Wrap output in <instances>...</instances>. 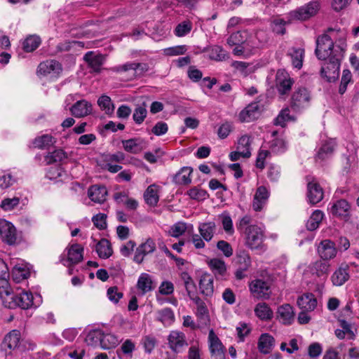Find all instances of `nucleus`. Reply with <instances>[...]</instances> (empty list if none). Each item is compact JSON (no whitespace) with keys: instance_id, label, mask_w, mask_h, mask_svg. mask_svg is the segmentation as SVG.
Wrapping results in <instances>:
<instances>
[{"instance_id":"f257e3e1","label":"nucleus","mask_w":359,"mask_h":359,"mask_svg":"<svg viewBox=\"0 0 359 359\" xmlns=\"http://www.w3.org/2000/svg\"><path fill=\"white\" fill-rule=\"evenodd\" d=\"M343 50L339 46H334L331 36L325 33L316 39V55L320 60H326L336 53L342 54Z\"/></svg>"},{"instance_id":"f03ea898","label":"nucleus","mask_w":359,"mask_h":359,"mask_svg":"<svg viewBox=\"0 0 359 359\" xmlns=\"http://www.w3.org/2000/svg\"><path fill=\"white\" fill-rule=\"evenodd\" d=\"M343 54L336 53L334 55L327 58L320 69V76L326 81L331 83L335 81L339 76L340 62Z\"/></svg>"},{"instance_id":"7ed1b4c3","label":"nucleus","mask_w":359,"mask_h":359,"mask_svg":"<svg viewBox=\"0 0 359 359\" xmlns=\"http://www.w3.org/2000/svg\"><path fill=\"white\" fill-rule=\"evenodd\" d=\"M245 245L251 250H265L264 231L257 225H250L244 230Z\"/></svg>"},{"instance_id":"20e7f679","label":"nucleus","mask_w":359,"mask_h":359,"mask_svg":"<svg viewBox=\"0 0 359 359\" xmlns=\"http://www.w3.org/2000/svg\"><path fill=\"white\" fill-rule=\"evenodd\" d=\"M0 236L2 241L8 245H18L22 241L21 233H18L15 226L4 219H0Z\"/></svg>"},{"instance_id":"39448f33","label":"nucleus","mask_w":359,"mask_h":359,"mask_svg":"<svg viewBox=\"0 0 359 359\" xmlns=\"http://www.w3.org/2000/svg\"><path fill=\"white\" fill-rule=\"evenodd\" d=\"M311 95L304 87L296 88L292 94L290 99V107L297 112L302 111L310 104Z\"/></svg>"},{"instance_id":"423d86ee","label":"nucleus","mask_w":359,"mask_h":359,"mask_svg":"<svg viewBox=\"0 0 359 359\" xmlns=\"http://www.w3.org/2000/svg\"><path fill=\"white\" fill-rule=\"evenodd\" d=\"M11 299L4 300V306L8 309L20 307L27 309L33 304V296L31 292H22L18 294H12Z\"/></svg>"},{"instance_id":"0eeeda50","label":"nucleus","mask_w":359,"mask_h":359,"mask_svg":"<svg viewBox=\"0 0 359 359\" xmlns=\"http://www.w3.org/2000/svg\"><path fill=\"white\" fill-rule=\"evenodd\" d=\"M307 198L311 204L315 205L323 199L324 191L320 184L313 177H306Z\"/></svg>"},{"instance_id":"6e6552de","label":"nucleus","mask_w":359,"mask_h":359,"mask_svg":"<svg viewBox=\"0 0 359 359\" xmlns=\"http://www.w3.org/2000/svg\"><path fill=\"white\" fill-rule=\"evenodd\" d=\"M208 344L211 359H226L225 347L213 330L209 331Z\"/></svg>"},{"instance_id":"1a4fd4ad","label":"nucleus","mask_w":359,"mask_h":359,"mask_svg":"<svg viewBox=\"0 0 359 359\" xmlns=\"http://www.w3.org/2000/svg\"><path fill=\"white\" fill-rule=\"evenodd\" d=\"M168 346L174 353L182 351L188 346L185 334L177 330H172L168 336Z\"/></svg>"},{"instance_id":"9d476101","label":"nucleus","mask_w":359,"mask_h":359,"mask_svg":"<svg viewBox=\"0 0 359 359\" xmlns=\"http://www.w3.org/2000/svg\"><path fill=\"white\" fill-rule=\"evenodd\" d=\"M294 81L283 70H279L276 74V86L280 95H287L290 91Z\"/></svg>"},{"instance_id":"9b49d317","label":"nucleus","mask_w":359,"mask_h":359,"mask_svg":"<svg viewBox=\"0 0 359 359\" xmlns=\"http://www.w3.org/2000/svg\"><path fill=\"white\" fill-rule=\"evenodd\" d=\"M333 215L348 220L351 216V205L345 199H339L333 203L331 207Z\"/></svg>"},{"instance_id":"f8f14e48","label":"nucleus","mask_w":359,"mask_h":359,"mask_svg":"<svg viewBox=\"0 0 359 359\" xmlns=\"http://www.w3.org/2000/svg\"><path fill=\"white\" fill-rule=\"evenodd\" d=\"M250 290L253 296L257 299H269L270 289L268 283L262 280L257 279L250 284Z\"/></svg>"},{"instance_id":"ddd939ff","label":"nucleus","mask_w":359,"mask_h":359,"mask_svg":"<svg viewBox=\"0 0 359 359\" xmlns=\"http://www.w3.org/2000/svg\"><path fill=\"white\" fill-rule=\"evenodd\" d=\"M156 250V243L154 241L150 238L140 245L135 251L134 261L137 264H141L147 255L154 252Z\"/></svg>"},{"instance_id":"4468645a","label":"nucleus","mask_w":359,"mask_h":359,"mask_svg":"<svg viewBox=\"0 0 359 359\" xmlns=\"http://www.w3.org/2000/svg\"><path fill=\"white\" fill-rule=\"evenodd\" d=\"M83 60L94 72L100 73L105 62V56L100 53L95 54L93 51H88L84 55Z\"/></svg>"},{"instance_id":"2eb2a0df","label":"nucleus","mask_w":359,"mask_h":359,"mask_svg":"<svg viewBox=\"0 0 359 359\" xmlns=\"http://www.w3.org/2000/svg\"><path fill=\"white\" fill-rule=\"evenodd\" d=\"M62 70L61 64L55 60H46L41 62L38 66L37 72L41 75L52 74L53 76L58 75Z\"/></svg>"},{"instance_id":"dca6fc26","label":"nucleus","mask_w":359,"mask_h":359,"mask_svg":"<svg viewBox=\"0 0 359 359\" xmlns=\"http://www.w3.org/2000/svg\"><path fill=\"white\" fill-rule=\"evenodd\" d=\"M20 332L17 330H13L5 335L1 344V349L5 352L8 350L15 349L19 344Z\"/></svg>"},{"instance_id":"f3484780","label":"nucleus","mask_w":359,"mask_h":359,"mask_svg":"<svg viewBox=\"0 0 359 359\" xmlns=\"http://www.w3.org/2000/svg\"><path fill=\"white\" fill-rule=\"evenodd\" d=\"M93 107L90 102L86 100L76 102L70 108L73 116L77 118L84 117L91 114Z\"/></svg>"},{"instance_id":"a211bd4d","label":"nucleus","mask_w":359,"mask_h":359,"mask_svg":"<svg viewBox=\"0 0 359 359\" xmlns=\"http://www.w3.org/2000/svg\"><path fill=\"white\" fill-rule=\"evenodd\" d=\"M318 252L324 260L333 259L337 254L334 243L330 240L322 241L318 248Z\"/></svg>"},{"instance_id":"6ab92c4d","label":"nucleus","mask_w":359,"mask_h":359,"mask_svg":"<svg viewBox=\"0 0 359 359\" xmlns=\"http://www.w3.org/2000/svg\"><path fill=\"white\" fill-rule=\"evenodd\" d=\"M269 193L265 187L261 186L257 189L252 202V208L255 211H261L266 204Z\"/></svg>"},{"instance_id":"aec40b11","label":"nucleus","mask_w":359,"mask_h":359,"mask_svg":"<svg viewBox=\"0 0 359 359\" xmlns=\"http://www.w3.org/2000/svg\"><path fill=\"white\" fill-rule=\"evenodd\" d=\"M349 267L347 264H341L331 276V281L334 286H341L350 278Z\"/></svg>"},{"instance_id":"412c9836","label":"nucleus","mask_w":359,"mask_h":359,"mask_svg":"<svg viewBox=\"0 0 359 359\" xmlns=\"http://www.w3.org/2000/svg\"><path fill=\"white\" fill-rule=\"evenodd\" d=\"M259 114V105L257 102L249 104L239 114L241 122H250L257 118Z\"/></svg>"},{"instance_id":"4be33fe9","label":"nucleus","mask_w":359,"mask_h":359,"mask_svg":"<svg viewBox=\"0 0 359 359\" xmlns=\"http://www.w3.org/2000/svg\"><path fill=\"white\" fill-rule=\"evenodd\" d=\"M297 302L299 307L305 311H313L317 306V300L312 293H306L299 297Z\"/></svg>"},{"instance_id":"5701e85b","label":"nucleus","mask_w":359,"mask_h":359,"mask_svg":"<svg viewBox=\"0 0 359 359\" xmlns=\"http://www.w3.org/2000/svg\"><path fill=\"white\" fill-rule=\"evenodd\" d=\"M193 172L191 167L182 168L172 177V182L179 185H187L191 182V175Z\"/></svg>"},{"instance_id":"b1692460","label":"nucleus","mask_w":359,"mask_h":359,"mask_svg":"<svg viewBox=\"0 0 359 359\" xmlns=\"http://www.w3.org/2000/svg\"><path fill=\"white\" fill-rule=\"evenodd\" d=\"M199 289L202 294L206 297H211L214 292L213 278L205 273L201 276L199 281Z\"/></svg>"},{"instance_id":"393cba45","label":"nucleus","mask_w":359,"mask_h":359,"mask_svg":"<svg viewBox=\"0 0 359 359\" xmlns=\"http://www.w3.org/2000/svg\"><path fill=\"white\" fill-rule=\"evenodd\" d=\"M88 194L91 201L100 203L106 200L107 191L104 186L93 185L89 188Z\"/></svg>"},{"instance_id":"a878e982","label":"nucleus","mask_w":359,"mask_h":359,"mask_svg":"<svg viewBox=\"0 0 359 359\" xmlns=\"http://www.w3.org/2000/svg\"><path fill=\"white\" fill-rule=\"evenodd\" d=\"M278 314L280 320L284 325H290L294 318L293 308L290 304H283L278 307Z\"/></svg>"},{"instance_id":"bb28decb","label":"nucleus","mask_w":359,"mask_h":359,"mask_svg":"<svg viewBox=\"0 0 359 359\" xmlns=\"http://www.w3.org/2000/svg\"><path fill=\"white\" fill-rule=\"evenodd\" d=\"M275 346V339L269 334H262L258 341V348L262 353H269Z\"/></svg>"},{"instance_id":"cd10ccee","label":"nucleus","mask_w":359,"mask_h":359,"mask_svg":"<svg viewBox=\"0 0 359 359\" xmlns=\"http://www.w3.org/2000/svg\"><path fill=\"white\" fill-rule=\"evenodd\" d=\"M83 249L79 244L72 245L67 254V259L65 262H68V266L76 264L83 259Z\"/></svg>"},{"instance_id":"c85d7f7f","label":"nucleus","mask_w":359,"mask_h":359,"mask_svg":"<svg viewBox=\"0 0 359 359\" xmlns=\"http://www.w3.org/2000/svg\"><path fill=\"white\" fill-rule=\"evenodd\" d=\"M208 265L217 278H223L226 273V266L224 261L214 258L209 261Z\"/></svg>"},{"instance_id":"c756f323","label":"nucleus","mask_w":359,"mask_h":359,"mask_svg":"<svg viewBox=\"0 0 359 359\" xmlns=\"http://www.w3.org/2000/svg\"><path fill=\"white\" fill-rule=\"evenodd\" d=\"M137 287L142 294L153 290L155 288L151 277L149 274L142 273L138 278Z\"/></svg>"},{"instance_id":"7c9ffc66","label":"nucleus","mask_w":359,"mask_h":359,"mask_svg":"<svg viewBox=\"0 0 359 359\" xmlns=\"http://www.w3.org/2000/svg\"><path fill=\"white\" fill-rule=\"evenodd\" d=\"M181 278L184 282L185 290L190 299L191 300L198 297L197 295L196 285L189 274L187 272H183L181 274Z\"/></svg>"},{"instance_id":"2f4dec72","label":"nucleus","mask_w":359,"mask_h":359,"mask_svg":"<svg viewBox=\"0 0 359 359\" xmlns=\"http://www.w3.org/2000/svg\"><path fill=\"white\" fill-rule=\"evenodd\" d=\"M235 263L243 270H248L251 266V258L249 253L245 250H239L236 252Z\"/></svg>"},{"instance_id":"473e14b6","label":"nucleus","mask_w":359,"mask_h":359,"mask_svg":"<svg viewBox=\"0 0 359 359\" xmlns=\"http://www.w3.org/2000/svg\"><path fill=\"white\" fill-rule=\"evenodd\" d=\"M158 186L151 184L147 187L144 193V198L147 204L150 206H156L158 202Z\"/></svg>"},{"instance_id":"72a5a7b5","label":"nucleus","mask_w":359,"mask_h":359,"mask_svg":"<svg viewBox=\"0 0 359 359\" xmlns=\"http://www.w3.org/2000/svg\"><path fill=\"white\" fill-rule=\"evenodd\" d=\"M96 252L100 258H109L113 252L110 242L106 238L101 239L96 245Z\"/></svg>"},{"instance_id":"f704fd0d","label":"nucleus","mask_w":359,"mask_h":359,"mask_svg":"<svg viewBox=\"0 0 359 359\" xmlns=\"http://www.w3.org/2000/svg\"><path fill=\"white\" fill-rule=\"evenodd\" d=\"M255 315L262 320H269L273 318V311L266 303H259L255 308Z\"/></svg>"},{"instance_id":"c9c22d12","label":"nucleus","mask_w":359,"mask_h":359,"mask_svg":"<svg viewBox=\"0 0 359 359\" xmlns=\"http://www.w3.org/2000/svg\"><path fill=\"white\" fill-rule=\"evenodd\" d=\"M324 217L323 212L320 210H315L308 219L306 226L309 231H314L319 227Z\"/></svg>"},{"instance_id":"e433bc0d","label":"nucleus","mask_w":359,"mask_h":359,"mask_svg":"<svg viewBox=\"0 0 359 359\" xmlns=\"http://www.w3.org/2000/svg\"><path fill=\"white\" fill-rule=\"evenodd\" d=\"M215 227L216 226L215 222H205L200 224L198 227V231L203 238L208 242L213 237L215 231Z\"/></svg>"},{"instance_id":"4c0bfd02","label":"nucleus","mask_w":359,"mask_h":359,"mask_svg":"<svg viewBox=\"0 0 359 359\" xmlns=\"http://www.w3.org/2000/svg\"><path fill=\"white\" fill-rule=\"evenodd\" d=\"M289 55L292 58V64L294 67L301 69L303 63L304 50L293 48L290 50Z\"/></svg>"},{"instance_id":"58836bf2","label":"nucleus","mask_w":359,"mask_h":359,"mask_svg":"<svg viewBox=\"0 0 359 359\" xmlns=\"http://www.w3.org/2000/svg\"><path fill=\"white\" fill-rule=\"evenodd\" d=\"M118 339L111 334H104L101 331L100 346L103 349H110L118 344Z\"/></svg>"},{"instance_id":"ea45409f","label":"nucleus","mask_w":359,"mask_h":359,"mask_svg":"<svg viewBox=\"0 0 359 359\" xmlns=\"http://www.w3.org/2000/svg\"><path fill=\"white\" fill-rule=\"evenodd\" d=\"M97 104L107 115H111L114 111V105L111 98L105 95L100 96L97 100Z\"/></svg>"},{"instance_id":"a19ab883","label":"nucleus","mask_w":359,"mask_h":359,"mask_svg":"<svg viewBox=\"0 0 359 359\" xmlns=\"http://www.w3.org/2000/svg\"><path fill=\"white\" fill-rule=\"evenodd\" d=\"M67 158V154L62 149H56L53 152H49L45 156V161L47 164H52L57 162H61Z\"/></svg>"},{"instance_id":"79ce46f5","label":"nucleus","mask_w":359,"mask_h":359,"mask_svg":"<svg viewBox=\"0 0 359 359\" xmlns=\"http://www.w3.org/2000/svg\"><path fill=\"white\" fill-rule=\"evenodd\" d=\"M8 277L0 278V298L4 305V300L11 299L12 295V290L8 280Z\"/></svg>"},{"instance_id":"37998d69","label":"nucleus","mask_w":359,"mask_h":359,"mask_svg":"<svg viewBox=\"0 0 359 359\" xmlns=\"http://www.w3.org/2000/svg\"><path fill=\"white\" fill-rule=\"evenodd\" d=\"M158 320L164 325H170L175 320V315L170 308H165L158 312Z\"/></svg>"},{"instance_id":"c03bdc74","label":"nucleus","mask_w":359,"mask_h":359,"mask_svg":"<svg viewBox=\"0 0 359 359\" xmlns=\"http://www.w3.org/2000/svg\"><path fill=\"white\" fill-rule=\"evenodd\" d=\"M191 300L197 306L196 316L201 320H206L208 318V310L205 302L199 297Z\"/></svg>"},{"instance_id":"a18cd8bd","label":"nucleus","mask_w":359,"mask_h":359,"mask_svg":"<svg viewBox=\"0 0 359 359\" xmlns=\"http://www.w3.org/2000/svg\"><path fill=\"white\" fill-rule=\"evenodd\" d=\"M247 34L245 32H236L230 35L227 39V43L231 46L243 45L246 41Z\"/></svg>"},{"instance_id":"49530a36","label":"nucleus","mask_w":359,"mask_h":359,"mask_svg":"<svg viewBox=\"0 0 359 359\" xmlns=\"http://www.w3.org/2000/svg\"><path fill=\"white\" fill-rule=\"evenodd\" d=\"M209 57L216 61H222L227 57L226 51L219 46H214L208 50Z\"/></svg>"},{"instance_id":"de8ad7c7","label":"nucleus","mask_w":359,"mask_h":359,"mask_svg":"<svg viewBox=\"0 0 359 359\" xmlns=\"http://www.w3.org/2000/svg\"><path fill=\"white\" fill-rule=\"evenodd\" d=\"M54 137L50 135H43L36 137L34 141V145L39 149H44L55 143Z\"/></svg>"},{"instance_id":"09e8293b","label":"nucleus","mask_w":359,"mask_h":359,"mask_svg":"<svg viewBox=\"0 0 359 359\" xmlns=\"http://www.w3.org/2000/svg\"><path fill=\"white\" fill-rule=\"evenodd\" d=\"M41 40L36 36H30L23 42V49L25 52H32L40 45Z\"/></svg>"},{"instance_id":"8fccbe9b","label":"nucleus","mask_w":359,"mask_h":359,"mask_svg":"<svg viewBox=\"0 0 359 359\" xmlns=\"http://www.w3.org/2000/svg\"><path fill=\"white\" fill-rule=\"evenodd\" d=\"M335 147V144L333 142H327L325 143L319 149L317 157L320 159L324 160L332 154Z\"/></svg>"},{"instance_id":"3c124183","label":"nucleus","mask_w":359,"mask_h":359,"mask_svg":"<svg viewBox=\"0 0 359 359\" xmlns=\"http://www.w3.org/2000/svg\"><path fill=\"white\" fill-rule=\"evenodd\" d=\"M187 194L191 199L196 201H203L208 197L207 191L199 187L191 188Z\"/></svg>"},{"instance_id":"603ef678","label":"nucleus","mask_w":359,"mask_h":359,"mask_svg":"<svg viewBox=\"0 0 359 359\" xmlns=\"http://www.w3.org/2000/svg\"><path fill=\"white\" fill-rule=\"evenodd\" d=\"M270 149L276 154H282L287 149V143L283 138H275L271 142Z\"/></svg>"},{"instance_id":"864d4df0","label":"nucleus","mask_w":359,"mask_h":359,"mask_svg":"<svg viewBox=\"0 0 359 359\" xmlns=\"http://www.w3.org/2000/svg\"><path fill=\"white\" fill-rule=\"evenodd\" d=\"M192 29V23L189 20H185L178 24L175 29V34L178 37L188 34Z\"/></svg>"},{"instance_id":"5fc2aeb1","label":"nucleus","mask_w":359,"mask_h":359,"mask_svg":"<svg viewBox=\"0 0 359 359\" xmlns=\"http://www.w3.org/2000/svg\"><path fill=\"white\" fill-rule=\"evenodd\" d=\"M289 23V22H287L282 18H275L271 22L272 30L277 34L283 35L286 32L285 26Z\"/></svg>"},{"instance_id":"6e6d98bb","label":"nucleus","mask_w":359,"mask_h":359,"mask_svg":"<svg viewBox=\"0 0 359 359\" xmlns=\"http://www.w3.org/2000/svg\"><path fill=\"white\" fill-rule=\"evenodd\" d=\"M187 230V224L184 222H179L174 224L169 230V235L172 237L178 238Z\"/></svg>"},{"instance_id":"4d7b16f0","label":"nucleus","mask_w":359,"mask_h":359,"mask_svg":"<svg viewBox=\"0 0 359 359\" xmlns=\"http://www.w3.org/2000/svg\"><path fill=\"white\" fill-rule=\"evenodd\" d=\"M20 203V198H6L2 200L0 208L4 211H11L15 209Z\"/></svg>"},{"instance_id":"13d9d810","label":"nucleus","mask_w":359,"mask_h":359,"mask_svg":"<svg viewBox=\"0 0 359 359\" xmlns=\"http://www.w3.org/2000/svg\"><path fill=\"white\" fill-rule=\"evenodd\" d=\"M292 119V118L290 115V109L285 108L280 111L278 116L274 119V124L284 127L286 123Z\"/></svg>"},{"instance_id":"bf43d9fd","label":"nucleus","mask_w":359,"mask_h":359,"mask_svg":"<svg viewBox=\"0 0 359 359\" xmlns=\"http://www.w3.org/2000/svg\"><path fill=\"white\" fill-rule=\"evenodd\" d=\"M222 224L225 232L229 235H232L234 232L233 228V222L228 213L224 212L219 215Z\"/></svg>"},{"instance_id":"052dcab7","label":"nucleus","mask_w":359,"mask_h":359,"mask_svg":"<svg viewBox=\"0 0 359 359\" xmlns=\"http://www.w3.org/2000/svg\"><path fill=\"white\" fill-rule=\"evenodd\" d=\"M352 81V74L350 70L344 69L342 72L341 83L339 88V93L343 95L347 89L348 84Z\"/></svg>"},{"instance_id":"680f3d73","label":"nucleus","mask_w":359,"mask_h":359,"mask_svg":"<svg viewBox=\"0 0 359 359\" xmlns=\"http://www.w3.org/2000/svg\"><path fill=\"white\" fill-rule=\"evenodd\" d=\"M122 144L124 149L130 153L137 154L141 150L140 144L137 142L136 139L123 140Z\"/></svg>"},{"instance_id":"e2e57ef3","label":"nucleus","mask_w":359,"mask_h":359,"mask_svg":"<svg viewBox=\"0 0 359 359\" xmlns=\"http://www.w3.org/2000/svg\"><path fill=\"white\" fill-rule=\"evenodd\" d=\"M147 115V110L144 105L138 106L135 108L133 114V118L135 123L141 124L145 119Z\"/></svg>"},{"instance_id":"0e129e2a","label":"nucleus","mask_w":359,"mask_h":359,"mask_svg":"<svg viewBox=\"0 0 359 359\" xmlns=\"http://www.w3.org/2000/svg\"><path fill=\"white\" fill-rule=\"evenodd\" d=\"M290 14L294 19L299 20H306L311 17L305 5L292 11Z\"/></svg>"},{"instance_id":"69168bd1","label":"nucleus","mask_w":359,"mask_h":359,"mask_svg":"<svg viewBox=\"0 0 359 359\" xmlns=\"http://www.w3.org/2000/svg\"><path fill=\"white\" fill-rule=\"evenodd\" d=\"M251 140L248 135L241 136L238 140L236 149L242 152H250Z\"/></svg>"},{"instance_id":"338daca9","label":"nucleus","mask_w":359,"mask_h":359,"mask_svg":"<svg viewBox=\"0 0 359 359\" xmlns=\"http://www.w3.org/2000/svg\"><path fill=\"white\" fill-rule=\"evenodd\" d=\"M107 215L104 213H99L93 216L92 221L94 225L100 230H104L107 228L106 222Z\"/></svg>"},{"instance_id":"774afa93","label":"nucleus","mask_w":359,"mask_h":359,"mask_svg":"<svg viewBox=\"0 0 359 359\" xmlns=\"http://www.w3.org/2000/svg\"><path fill=\"white\" fill-rule=\"evenodd\" d=\"M330 264L323 262L321 261H318L315 262L313 265V270L318 276H322L323 275H327L329 271Z\"/></svg>"}]
</instances>
